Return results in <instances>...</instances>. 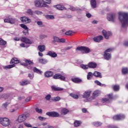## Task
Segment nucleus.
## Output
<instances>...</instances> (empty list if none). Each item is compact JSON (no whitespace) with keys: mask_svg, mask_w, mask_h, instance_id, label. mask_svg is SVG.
<instances>
[{"mask_svg":"<svg viewBox=\"0 0 128 128\" xmlns=\"http://www.w3.org/2000/svg\"><path fill=\"white\" fill-rule=\"evenodd\" d=\"M128 72V68H122V73L123 74H126Z\"/></svg>","mask_w":128,"mask_h":128,"instance_id":"41","label":"nucleus"},{"mask_svg":"<svg viewBox=\"0 0 128 128\" xmlns=\"http://www.w3.org/2000/svg\"><path fill=\"white\" fill-rule=\"evenodd\" d=\"M93 126H100L102 124V123L99 122H94L92 123Z\"/></svg>","mask_w":128,"mask_h":128,"instance_id":"34","label":"nucleus"},{"mask_svg":"<svg viewBox=\"0 0 128 128\" xmlns=\"http://www.w3.org/2000/svg\"><path fill=\"white\" fill-rule=\"evenodd\" d=\"M118 14L119 20H120L122 24V28H126L128 26V13L120 12Z\"/></svg>","mask_w":128,"mask_h":128,"instance_id":"1","label":"nucleus"},{"mask_svg":"<svg viewBox=\"0 0 128 128\" xmlns=\"http://www.w3.org/2000/svg\"><path fill=\"white\" fill-rule=\"evenodd\" d=\"M53 78L54 80H66V77L62 76V74H57L54 75Z\"/></svg>","mask_w":128,"mask_h":128,"instance_id":"12","label":"nucleus"},{"mask_svg":"<svg viewBox=\"0 0 128 128\" xmlns=\"http://www.w3.org/2000/svg\"><path fill=\"white\" fill-rule=\"evenodd\" d=\"M70 10L76 11V10H80V8H75L74 6L70 7Z\"/></svg>","mask_w":128,"mask_h":128,"instance_id":"45","label":"nucleus"},{"mask_svg":"<svg viewBox=\"0 0 128 128\" xmlns=\"http://www.w3.org/2000/svg\"><path fill=\"white\" fill-rule=\"evenodd\" d=\"M86 16H87V18H90L92 17V14H90V13H86Z\"/></svg>","mask_w":128,"mask_h":128,"instance_id":"62","label":"nucleus"},{"mask_svg":"<svg viewBox=\"0 0 128 128\" xmlns=\"http://www.w3.org/2000/svg\"><path fill=\"white\" fill-rule=\"evenodd\" d=\"M58 42H61L62 44H64V43L66 42V40L63 38H59Z\"/></svg>","mask_w":128,"mask_h":128,"instance_id":"52","label":"nucleus"},{"mask_svg":"<svg viewBox=\"0 0 128 128\" xmlns=\"http://www.w3.org/2000/svg\"><path fill=\"white\" fill-rule=\"evenodd\" d=\"M35 6L36 8H40V6L46 8L48 5L46 4H43L40 0H36L35 1Z\"/></svg>","mask_w":128,"mask_h":128,"instance_id":"9","label":"nucleus"},{"mask_svg":"<svg viewBox=\"0 0 128 128\" xmlns=\"http://www.w3.org/2000/svg\"><path fill=\"white\" fill-rule=\"evenodd\" d=\"M28 78H30V80H33L34 77V73H31V74H28Z\"/></svg>","mask_w":128,"mask_h":128,"instance_id":"48","label":"nucleus"},{"mask_svg":"<svg viewBox=\"0 0 128 128\" xmlns=\"http://www.w3.org/2000/svg\"><path fill=\"white\" fill-rule=\"evenodd\" d=\"M6 41L4 40L2 38H0V46H6Z\"/></svg>","mask_w":128,"mask_h":128,"instance_id":"35","label":"nucleus"},{"mask_svg":"<svg viewBox=\"0 0 128 128\" xmlns=\"http://www.w3.org/2000/svg\"><path fill=\"white\" fill-rule=\"evenodd\" d=\"M90 4L92 8H96V0H91Z\"/></svg>","mask_w":128,"mask_h":128,"instance_id":"28","label":"nucleus"},{"mask_svg":"<svg viewBox=\"0 0 128 128\" xmlns=\"http://www.w3.org/2000/svg\"><path fill=\"white\" fill-rule=\"evenodd\" d=\"M80 124H81L80 121L75 120L74 122V126L76 128H78V126H80Z\"/></svg>","mask_w":128,"mask_h":128,"instance_id":"38","label":"nucleus"},{"mask_svg":"<svg viewBox=\"0 0 128 128\" xmlns=\"http://www.w3.org/2000/svg\"><path fill=\"white\" fill-rule=\"evenodd\" d=\"M54 42H58L60 40V38L58 37L54 36Z\"/></svg>","mask_w":128,"mask_h":128,"instance_id":"55","label":"nucleus"},{"mask_svg":"<svg viewBox=\"0 0 128 128\" xmlns=\"http://www.w3.org/2000/svg\"><path fill=\"white\" fill-rule=\"evenodd\" d=\"M30 84V80H24L20 82L21 86H26V84Z\"/></svg>","mask_w":128,"mask_h":128,"instance_id":"24","label":"nucleus"},{"mask_svg":"<svg viewBox=\"0 0 128 128\" xmlns=\"http://www.w3.org/2000/svg\"><path fill=\"white\" fill-rule=\"evenodd\" d=\"M20 26L21 28H24V30H28V26L24 24H21Z\"/></svg>","mask_w":128,"mask_h":128,"instance_id":"53","label":"nucleus"},{"mask_svg":"<svg viewBox=\"0 0 128 128\" xmlns=\"http://www.w3.org/2000/svg\"><path fill=\"white\" fill-rule=\"evenodd\" d=\"M98 66V64H96L94 62H90L88 64V68H96Z\"/></svg>","mask_w":128,"mask_h":128,"instance_id":"18","label":"nucleus"},{"mask_svg":"<svg viewBox=\"0 0 128 128\" xmlns=\"http://www.w3.org/2000/svg\"><path fill=\"white\" fill-rule=\"evenodd\" d=\"M20 20L23 24H30V22H32V20L26 16L20 18Z\"/></svg>","mask_w":128,"mask_h":128,"instance_id":"11","label":"nucleus"},{"mask_svg":"<svg viewBox=\"0 0 128 128\" xmlns=\"http://www.w3.org/2000/svg\"><path fill=\"white\" fill-rule=\"evenodd\" d=\"M48 38V36L44 34H41L40 35V38L41 40H43V38Z\"/></svg>","mask_w":128,"mask_h":128,"instance_id":"54","label":"nucleus"},{"mask_svg":"<svg viewBox=\"0 0 128 128\" xmlns=\"http://www.w3.org/2000/svg\"><path fill=\"white\" fill-rule=\"evenodd\" d=\"M36 110L38 114H42V110L38 108H36Z\"/></svg>","mask_w":128,"mask_h":128,"instance_id":"47","label":"nucleus"},{"mask_svg":"<svg viewBox=\"0 0 128 128\" xmlns=\"http://www.w3.org/2000/svg\"><path fill=\"white\" fill-rule=\"evenodd\" d=\"M21 42H24V44H32V42L30 39L26 38V37H22L20 39Z\"/></svg>","mask_w":128,"mask_h":128,"instance_id":"15","label":"nucleus"},{"mask_svg":"<svg viewBox=\"0 0 128 128\" xmlns=\"http://www.w3.org/2000/svg\"><path fill=\"white\" fill-rule=\"evenodd\" d=\"M72 31H70V30H69V31L66 32V36H72Z\"/></svg>","mask_w":128,"mask_h":128,"instance_id":"58","label":"nucleus"},{"mask_svg":"<svg viewBox=\"0 0 128 128\" xmlns=\"http://www.w3.org/2000/svg\"><path fill=\"white\" fill-rule=\"evenodd\" d=\"M108 98H103L102 100V102L103 104H109V102H110V100L112 98V94H109L108 95Z\"/></svg>","mask_w":128,"mask_h":128,"instance_id":"6","label":"nucleus"},{"mask_svg":"<svg viewBox=\"0 0 128 128\" xmlns=\"http://www.w3.org/2000/svg\"><path fill=\"white\" fill-rule=\"evenodd\" d=\"M104 60H108L112 58V55L108 53L104 52Z\"/></svg>","mask_w":128,"mask_h":128,"instance_id":"22","label":"nucleus"},{"mask_svg":"<svg viewBox=\"0 0 128 128\" xmlns=\"http://www.w3.org/2000/svg\"><path fill=\"white\" fill-rule=\"evenodd\" d=\"M93 40L96 42H100V40H104V36H97L94 37Z\"/></svg>","mask_w":128,"mask_h":128,"instance_id":"17","label":"nucleus"},{"mask_svg":"<svg viewBox=\"0 0 128 128\" xmlns=\"http://www.w3.org/2000/svg\"><path fill=\"white\" fill-rule=\"evenodd\" d=\"M43 4H50L52 0H42Z\"/></svg>","mask_w":128,"mask_h":128,"instance_id":"49","label":"nucleus"},{"mask_svg":"<svg viewBox=\"0 0 128 128\" xmlns=\"http://www.w3.org/2000/svg\"><path fill=\"white\" fill-rule=\"evenodd\" d=\"M92 76H94V74L92 72H89L87 75V80H92Z\"/></svg>","mask_w":128,"mask_h":128,"instance_id":"37","label":"nucleus"},{"mask_svg":"<svg viewBox=\"0 0 128 128\" xmlns=\"http://www.w3.org/2000/svg\"><path fill=\"white\" fill-rule=\"evenodd\" d=\"M24 125L28 128H32V126L30 124H28V123H24Z\"/></svg>","mask_w":128,"mask_h":128,"instance_id":"60","label":"nucleus"},{"mask_svg":"<svg viewBox=\"0 0 128 128\" xmlns=\"http://www.w3.org/2000/svg\"><path fill=\"white\" fill-rule=\"evenodd\" d=\"M16 22V19L14 18H11L10 15L6 16V18L4 19V22H8L11 24H14Z\"/></svg>","mask_w":128,"mask_h":128,"instance_id":"4","label":"nucleus"},{"mask_svg":"<svg viewBox=\"0 0 128 128\" xmlns=\"http://www.w3.org/2000/svg\"><path fill=\"white\" fill-rule=\"evenodd\" d=\"M112 50V48H108L106 50V51L104 52H106V54H108V52H110Z\"/></svg>","mask_w":128,"mask_h":128,"instance_id":"61","label":"nucleus"},{"mask_svg":"<svg viewBox=\"0 0 128 128\" xmlns=\"http://www.w3.org/2000/svg\"><path fill=\"white\" fill-rule=\"evenodd\" d=\"M52 100L53 102H58V100H60V97L56 96L52 98Z\"/></svg>","mask_w":128,"mask_h":128,"instance_id":"42","label":"nucleus"},{"mask_svg":"<svg viewBox=\"0 0 128 128\" xmlns=\"http://www.w3.org/2000/svg\"><path fill=\"white\" fill-rule=\"evenodd\" d=\"M44 76L46 78H50L54 76V72L52 71H48L45 72Z\"/></svg>","mask_w":128,"mask_h":128,"instance_id":"23","label":"nucleus"},{"mask_svg":"<svg viewBox=\"0 0 128 128\" xmlns=\"http://www.w3.org/2000/svg\"><path fill=\"white\" fill-rule=\"evenodd\" d=\"M30 116V114L28 113H25L24 114H22L18 116V122H22L28 118Z\"/></svg>","mask_w":128,"mask_h":128,"instance_id":"3","label":"nucleus"},{"mask_svg":"<svg viewBox=\"0 0 128 128\" xmlns=\"http://www.w3.org/2000/svg\"><path fill=\"white\" fill-rule=\"evenodd\" d=\"M14 66V64H10L6 66H2L4 70H8V68H12Z\"/></svg>","mask_w":128,"mask_h":128,"instance_id":"31","label":"nucleus"},{"mask_svg":"<svg viewBox=\"0 0 128 128\" xmlns=\"http://www.w3.org/2000/svg\"><path fill=\"white\" fill-rule=\"evenodd\" d=\"M124 45L125 46H128V41L124 42Z\"/></svg>","mask_w":128,"mask_h":128,"instance_id":"64","label":"nucleus"},{"mask_svg":"<svg viewBox=\"0 0 128 128\" xmlns=\"http://www.w3.org/2000/svg\"><path fill=\"white\" fill-rule=\"evenodd\" d=\"M68 110L66 108H62L61 110V114H68Z\"/></svg>","mask_w":128,"mask_h":128,"instance_id":"36","label":"nucleus"},{"mask_svg":"<svg viewBox=\"0 0 128 128\" xmlns=\"http://www.w3.org/2000/svg\"><path fill=\"white\" fill-rule=\"evenodd\" d=\"M21 64L24 66H27V68L30 70L32 68V66L34 64V62L30 60H25V62L22 63Z\"/></svg>","mask_w":128,"mask_h":128,"instance_id":"5","label":"nucleus"},{"mask_svg":"<svg viewBox=\"0 0 128 128\" xmlns=\"http://www.w3.org/2000/svg\"><path fill=\"white\" fill-rule=\"evenodd\" d=\"M30 100H32V98L31 97H28L26 99V102H30Z\"/></svg>","mask_w":128,"mask_h":128,"instance_id":"63","label":"nucleus"},{"mask_svg":"<svg viewBox=\"0 0 128 128\" xmlns=\"http://www.w3.org/2000/svg\"><path fill=\"white\" fill-rule=\"evenodd\" d=\"M70 96L72 98H75L76 100H78V96L76 94L72 93L70 94Z\"/></svg>","mask_w":128,"mask_h":128,"instance_id":"43","label":"nucleus"},{"mask_svg":"<svg viewBox=\"0 0 128 128\" xmlns=\"http://www.w3.org/2000/svg\"><path fill=\"white\" fill-rule=\"evenodd\" d=\"M23 32L25 36H28V29H26L23 31Z\"/></svg>","mask_w":128,"mask_h":128,"instance_id":"56","label":"nucleus"},{"mask_svg":"<svg viewBox=\"0 0 128 128\" xmlns=\"http://www.w3.org/2000/svg\"><path fill=\"white\" fill-rule=\"evenodd\" d=\"M107 20L109 22H112V14H107Z\"/></svg>","mask_w":128,"mask_h":128,"instance_id":"32","label":"nucleus"},{"mask_svg":"<svg viewBox=\"0 0 128 128\" xmlns=\"http://www.w3.org/2000/svg\"><path fill=\"white\" fill-rule=\"evenodd\" d=\"M126 118L124 115L122 114H119L117 115H115L113 116V120H124Z\"/></svg>","mask_w":128,"mask_h":128,"instance_id":"8","label":"nucleus"},{"mask_svg":"<svg viewBox=\"0 0 128 128\" xmlns=\"http://www.w3.org/2000/svg\"><path fill=\"white\" fill-rule=\"evenodd\" d=\"M47 56H51V58H56L58 54L54 52L49 51L47 52Z\"/></svg>","mask_w":128,"mask_h":128,"instance_id":"16","label":"nucleus"},{"mask_svg":"<svg viewBox=\"0 0 128 128\" xmlns=\"http://www.w3.org/2000/svg\"><path fill=\"white\" fill-rule=\"evenodd\" d=\"M76 50H84L86 54H88V52H90V50L88 48L84 46L78 47L76 48Z\"/></svg>","mask_w":128,"mask_h":128,"instance_id":"10","label":"nucleus"},{"mask_svg":"<svg viewBox=\"0 0 128 128\" xmlns=\"http://www.w3.org/2000/svg\"><path fill=\"white\" fill-rule=\"evenodd\" d=\"M100 94V92L98 90H96L92 94V98H96V96H98Z\"/></svg>","mask_w":128,"mask_h":128,"instance_id":"19","label":"nucleus"},{"mask_svg":"<svg viewBox=\"0 0 128 128\" xmlns=\"http://www.w3.org/2000/svg\"><path fill=\"white\" fill-rule=\"evenodd\" d=\"M102 34L106 40H108L110 36H112V32H106V30H103L102 31Z\"/></svg>","mask_w":128,"mask_h":128,"instance_id":"13","label":"nucleus"},{"mask_svg":"<svg viewBox=\"0 0 128 128\" xmlns=\"http://www.w3.org/2000/svg\"><path fill=\"white\" fill-rule=\"evenodd\" d=\"M33 71L34 72H36V74H42V71L36 68H34L33 69Z\"/></svg>","mask_w":128,"mask_h":128,"instance_id":"33","label":"nucleus"},{"mask_svg":"<svg viewBox=\"0 0 128 128\" xmlns=\"http://www.w3.org/2000/svg\"><path fill=\"white\" fill-rule=\"evenodd\" d=\"M46 116H51V118H58L60 114L56 112H50L46 113Z\"/></svg>","mask_w":128,"mask_h":128,"instance_id":"7","label":"nucleus"},{"mask_svg":"<svg viewBox=\"0 0 128 128\" xmlns=\"http://www.w3.org/2000/svg\"><path fill=\"white\" fill-rule=\"evenodd\" d=\"M72 80L73 82H75V84H80L82 82V80L80 78H72Z\"/></svg>","mask_w":128,"mask_h":128,"instance_id":"29","label":"nucleus"},{"mask_svg":"<svg viewBox=\"0 0 128 128\" xmlns=\"http://www.w3.org/2000/svg\"><path fill=\"white\" fill-rule=\"evenodd\" d=\"M94 83L96 84H97V86H106V84H102L98 80H95Z\"/></svg>","mask_w":128,"mask_h":128,"instance_id":"40","label":"nucleus"},{"mask_svg":"<svg viewBox=\"0 0 128 128\" xmlns=\"http://www.w3.org/2000/svg\"><path fill=\"white\" fill-rule=\"evenodd\" d=\"M80 68L84 70H88V65L81 64Z\"/></svg>","mask_w":128,"mask_h":128,"instance_id":"46","label":"nucleus"},{"mask_svg":"<svg viewBox=\"0 0 128 128\" xmlns=\"http://www.w3.org/2000/svg\"><path fill=\"white\" fill-rule=\"evenodd\" d=\"M55 8L58 10H66V8L62 5L58 4L54 6Z\"/></svg>","mask_w":128,"mask_h":128,"instance_id":"20","label":"nucleus"},{"mask_svg":"<svg viewBox=\"0 0 128 128\" xmlns=\"http://www.w3.org/2000/svg\"><path fill=\"white\" fill-rule=\"evenodd\" d=\"M46 18L47 20H54V16L52 15H46Z\"/></svg>","mask_w":128,"mask_h":128,"instance_id":"44","label":"nucleus"},{"mask_svg":"<svg viewBox=\"0 0 128 128\" xmlns=\"http://www.w3.org/2000/svg\"><path fill=\"white\" fill-rule=\"evenodd\" d=\"M35 14H38V15H40V14H42V12L40 11V10H36L34 12Z\"/></svg>","mask_w":128,"mask_h":128,"instance_id":"57","label":"nucleus"},{"mask_svg":"<svg viewBox=\"0 0 128 128\" xmlns=\"http://www.w3.org/2000/svg\"><path fill=\"white\" fill-rule=\"evenodd\" d=\"M27 14H30V16H32V10L31 9H28V10H27Z\"/></svg>","mask_w":128,"mask_h":128,"instance_id":"50","label":"nucleus"},{"mask_svg":"<svg viewBox=\"0 0 128 128\" xmlns=\"http://www.w3.org/2000/svg\"><path fill=\"white\" fill-rule=\"evenodd\" d=\"M10 64H20V60H18V58H13L10 62Z\"/></svg>","mask_w":128,"mask_h":128,"instance_id":"25","label":"nucleus"},{"mask_svg":"<svg viewBox=\"0 0 128 128\" xmlns=\"http://www.w3.org/2000/svg\"><path fill=\"white\" fill-rule=\"evenodd\" d=\"M71 48H72V46H67L63 50H71Z\"/></svg>","mask_w":128,"mask_h":128,"instance_id":"59","label":"nucleus"},{"mask_svg":"<svg viewBox=\"0 0 128 128\" xmlns=\"http://www.w3.org/2000/svg\"><path fill=\"white\" fill-rule=\"evenodd\" d=\"M38 50H39L40 52H44V50H46V46L44 45H40L38 46Z\"/></svg>","mask_w":128,"mask_h":128,"instance_id":"27","label":"nucleus"},{"mask_svg":"<svg viewBox=\"0 0 128 128\" xmlns=\"http://www.w3.org/2000/svg\"><path fill=\"white\" fill-rule=\"evenodd\" d=\"M38 62H40V64H47L48 62L46 59L38 58Z\"/></svg>","mask_w":128,"mask_h":128,"instance_id":"26","label":"nucleus"},{"mask_svg":"<svg viewBox=\"0 0 128 128\" xmlns=\"http://www.w3.org/2000/svg\"><path fill=\"white\" fill-rule=\"evenodd\" d=\"M120 85L118 84H115L113 86V90H114V92H118V90H120Z\"/></svg>","mask_w":128,"mask_h":128,"instance_id":"30","label":"nucleus"},{"mask_svg":"<svg viewBox=\"0 0 128 128\" xmlns=\"http://www.w3.org/2000/svg\"><path fill=\"white\" fill-rule=\"evenodd\" d=\"M93 76H96V78H100V76H101L102 74L100 72H94Z\"/></svg>","mask_w":128,"mask_h":128,"instance_id":"39","label":"nucleus"},{"mask_svg":"<svg viewBox=\"0 0 128 128\" xmlns=\"http://www.w3.org/2000/svg\"><path fill=\"white\" fill-rule=\"evenodd\" d=\"M90 94H92V90H87L84 92L83 94V98H88L90 96Z\"/></svg>","mask_w":128,"mask_h":128,"instance_id":"14","label":"nucleus"},{"mask_svg":"<svg viewBox=\"0 0 128 128\" xmlns=\"http://www.w3.org/2000/svg\"><path fill=\"white\" fill-rule=\"evenodd\" d=\"M51 98H52V96H50V94H48L45 97V98L46 100H50Z\"/></svg>","mask_w":128,"mask_h":128,"instance_id":"51","label":"nucleus"},{"mask_svg":"<svg viewBox=\"0 0 128 128\" xmlns=\"http://www.w3.org/2000/svg\"><path fill=\"white\" fill-rule=\"evenodd\" d=\"M0 123L3 126H8L10 124V121L8 118H0Z\"/></svg>","mask_w":128,"mask_h":128,"instance_id":"2","label":"nucleus"},{"mask_svg":"<svg viewBox=\"0 0 128 128\" xmlns=\"http://www.w3.org/2000/svg\"><path fill=\"white\" fill-rule=\"evenodd\" d=\"M52 90L56 92H62V90H64V88L54 86H52Z\"/></svg>","mask_w":128,"mask_h":128,"instance_id":"21","label":"nucleus"}]
</instances>
